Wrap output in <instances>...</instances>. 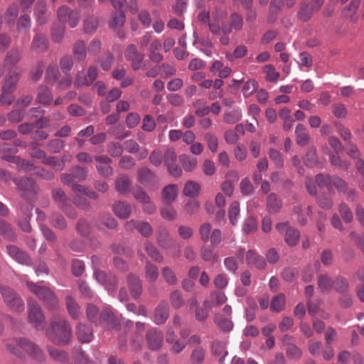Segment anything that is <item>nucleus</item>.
<instances>
[{
	"label": "nucleus",
	"instance_id": "nucleus-1",
	"mask_svg": "<svg viewBox=\"0 0 364 364\" xmlns=\"http://www.w3.org/2000/svg\"><path fill=\"white\" fill-rule=\"evenodd\" d=\"M87 316L96 325H100L105 328L117 330L120 326V319L115 316L109 308H105L99 314V311L95 306L89 304L87 307Z\"/></svg>",
	"mask_w": 364,
	"mask_h": 364
},
{
	"label": "nucleus",
	"instance_id": "nucleus-2",
	"mask_svg": "<svg viewBox=\"0 0 364 364\" xmlns=\"http://www.w3.org/2000/svg\"><path fill=\"white\" fill-rule=\"evenodd\" d=\"M71 333V327L68 321L59 316L52 318L50 328L47 331L49 338L56 344L68 343Z\"/></svg>",
	"mask_w": 364,
	"mask_h": 364
},
{
	"label": "nucleus",
	"instance_id": "nucleus-3",
	"mask_svg": "<svg viewBox=\"0 0 364 364\" xmlns=\"http://www.w3.org/2000/svg\"><path fill=\"white\" fill-rule=\"evenodd\" d=\"M29 290L50 309H55L58 301L53 292L45 286H41L32 282H26Z\"/></svg>",
	"mask_w": 364,
	"mask_h": 364
},
{
	"label": "nucleus",
	"instance_id": "nucleus-4",
	"mask_svg": "<svg viewBox=\"0 0 364 364\" xmlns=\"http://www.w3.org/2000/svg\"><path fill=\"white\" fill-rule=\"evenodd\" d=\"M0 291L5 304L10 309L14 311L24 309V303L15 290L9 287H1Z\"/></svg>",
	"mask_w": 364,
	"mask_h": 364
},
{
	"label": "nucleus",
	"instance_id": "nucleus-5",
	"mask_svg": "<svg viewBox=\"0 0 364 364\" xmlns=\"http://www.w3.org/2000/svg\"><path fill=\"white\" fill-rule=\"evenodd\" d=\"M28 319L37 329L41 330L45 326V318L38 303L34 300H28Z\"/></svg>",
	"mask_w": 364,
	"mask_h": 364
},
{
	"label": "nucleus",
	"instance_id": "nucleus-6",
	"mask_svg": "<svg viewBox=\"0 0 364 364\" xmlns=\"http://www.w3.org/2000/svg\"><path fill=\"white\" fill-rule=\"evenodd\" d=\"M201 240L205 242H210L211 245L216 246L222 241V233L219 229H212L210 223H203L199 230Z\"/></svg>",
	"mask_w": 364,
	"mask_h": 364
},
{
	"label": "nucleus",
	"instance_id": "nucleus-7",
	"mask_svg": "<svg viewBox=\"0 0 364 364\" xmlns=\"http://www.w3.org/2000/svg\"><path fill=\"white\" fill-rule=\"evenodd\" d=\"M276 229L284 235V241L289 246L296 245L300 237V232L291 226L287 222L279 223L276 225Z\"/></svg>",
	"mask_w": 364,
	"mask_h": 364
},
{
	"label": "nucleus",
	"instance_id": "nucleus-8",
	"mask_svg": "<svg viewBox=\"0 0 364 364\" xmlns=\"http://www.w3.org/2000/svg\"><path fill=\"white\" fill-rule=\"evenodd\" d=\"M14 181L21 191V195L27 200H34L37 193L36 187L33 179L22 178L19 181L14 179Z\"/></svg>",
	"mask_w": 364,
	"mask_h": 364
},
{
	"label": "nucleus",
	"instance_id": "nucleus-9",
	"mask_svg": "<svg viewBox=\"0 0 364 364\" xmlns=\"http://www.w3.org/2000/svg\"><path fill=\"white\" fill-rule=\"evenodd\" d=\"M58 19L60 23H68L71 28H75L79 21V14L70 10L68 6H60L57 11Z\"/></svg>",
	"mask_w": 364,
	"mask_h": 364
},
{
	"label": "nucleus",
	"instance_id": "nucleus-10",
	"mask_svg": "<svg viewBox=\"0 0 364 364\" xmlns=\"http://www.w3.org/2000/svg\"><path fill=\"white\" fill-rule=\"evenodd\" d=\"M16 345L27 352L34 360L38 362L44 360L43 352L32 342L26 338H19L16 341Z\"/></svg>",
	"mask_w": 364,
	"mask_h": 364
},
{
	"label": "nucleus",
	"instance_id": "nucleus-11",
	"mask_svg": "<svg viewBox=\"0 0 364 364\" xmlns=\"http://www.w3.org/2000/svg\"><path fill=\"white\" fill-rule=\"evenodd\" d=\"M156 242L159 247L164 250L169 251L176 247V241L171 236L165 228H159L156 232Z\"/></svg>",
	"mask_w": 364,
	"mask_h": 364
},
{
	"label": "nucleus",
	"instance_id": "nucleus-12",
	"mask_svg": "<svg viewBox=\"0 0 364 364\" xmlns=\"http://www.w3.org/2000/svg\"><path fill=\"white\" fill-rule=\"evenodd\" d=\"M124 56L126 60L131 63V66L134 70L140 68L144 60V54L138 51L135 45L130 44L126 48Z\"/></svg>",
	"mask_w": 364,
	"mask_h": 364
},
{
	"label": "nucleus",
	"instance_id": "nucleus-13",
	"mask_svg": "<svg viewBox=\"0 0 364 364\" xmlns=\"http://www.w3.org/2000/svg\"><path fill=\"white\" fill-rule=\"evenodd\" d=\"M94 276L95 279L100 284L105 285L108 291H113L116 289L117 282L115 277H107L105 272L99 269L95 271Z\"/></svg>",
	"mask_w": 364,
	"mask_h": 364
},
{
	"label": "nucleus",
	"instance_id": "nucleus-14",
	"mask_svg": "<svg viewBox=\"0 0 364 364\" xmlns=\"http://www.w3.org/2000/svg\"><path fill=\"white\" fill-rule=\"evenodd\" d=\"M163 333L156 328H151L146 333V341L149 348L151 350H158L163 342Z\"/></svg>",
	"mask_w": 364,
	"mask_h": 364
},
{
	"label": "nucleus",
	"instance_id": "nucleus-15",
	"mask_svg": "<svg viewBox=\"0 0 364 364\" xmlns=\"http://www.w3.org/2000/svg\"><path fill=\"white\" fill-rule=\"evenodd\" d=\"M360 0H352L342 11V16L348 18L350 23H355L358 19L357 11L360 6Z\"/></svg>",
	"mask_w": 364,
	"mask_h": 364
},
{
	"label": "nucleus",
	"instance_id": "nucleus-16",
	"mask_svg": "<svg viewBox=\"0 0 364 364\" xmlns=\"http://www.w3.org/2000/svg\"><path fill=\"white\" fill-rule=\"evenodd\" d=\"M31 48L36 53H43L48 49V41L46 35L36 33L31 42Z\"/></svg>",
	"mask_w": 364,
	"mask_h": 364
},
{
	"label": "nucleus",
	"instance_id": "nucleus-17",
	"mask_svg": "<svg viewBox=\"0 0 364 364\" xmlns=\"http://www.w3.org/2000/svg\"><path fill=\"white\" fill-rule=\"evenodd\" d=\"M169 316V306L166 301L159 303L155 309L154 321L156 324H163Z\"/></svg>",
	"mask_w": 364,
	"mask_h": 364
},
{
	"label": "nucleus",
	"instance_id": "nucleus-18",
	"mask_svg": "<svg viewBox=\"0 0 364 364\" xmlns=\"http://www.w3.org/2000/svg\"><path fill=\"white\" fill-rule=\"evenodd\" d=\"M293 337L289 335H284L282 337V342L287 343L286 353L287 355L290 359L297 360L301 358L302 355L301 350L295 344L290 343Z\"/></svg>",
	"mask_w": 364,
	"mask_h": 364
},
{
	"label": "nucleus",
	"instance_id": "nucleus-19",
	"mask_svg": "<svg viewBox=\"0 0 364 364\" xmlns=\"http://www.w3.org/2000/svg\"><path fill=\"white\" fill-rule=\"evenodd\" d=\"M162 43L159 39H155L151 41L148 48L149 58L154 63H160L163 60L164 56L159 52L161 50Z\"/></svg>",
	"mask_w": 364,
	"mask_h": 364
},
{
	"label": "nucleus",
	"instance_id": "nucleus-20",
	"mask_svg": "<svg viewBox=\"0 0 364 364\" xmlns=\"http://www.w3.org/2000/svg\"><path fill=\"white\" fill-rule=\"evenodd\" d=\"M97 170L103 176H109L112 173V168L109 166L112 159L107 156H98L95 157Z\"/></svg>",
	"mask_w": 364,
	"mask_h": 364
},
{
	"label": "nucleus",
	"instance_id": "nucleus-21",
	"mask_svg": "<svg viewBox=\"0 0 364 364\" xmlns=\"http://www.w3.org/2000/svg\"><path fill=\"white\" fill-rule=\"evenodd\" d=\"M179 188L176 184L166 186L161 191V197L166 204H171L178 195Z\"/></svg>",
	"mask_w": 364,
	"mask_h": 364
},
{
	"label": "nucleus",
	"instance_id": "nucleus-22",
	"mask_svg": "<svg viewBox=\"0 0 364 364\" xmlns=\"http://www.w3.org/2000/svg\"><path fill=\"white\" fill-rule=\"evenodd\" d=\"M8 254L14 258L16 262L21 264H29L30 258L27 254L20 250L16 246L8 245L6 246Z\"/></svg>",
	"mask_w": 364,
	"mask_h": 364
},
{
	"label": "nucleus",
	"instance_id": "nucleus-23",
	"mask_svg": "<svg viewBox=\"0 0 364 364\" xmlns=\"http://www.w3.org/2000/svg\"><path fill=\"white\" fill-rule=\"evenodd\" d=\"M246 261L249 265L255 266L259 269H262L266 266L264 258L253 250L247 251L246 254Z\"/></svg>",
	"mask_w": 364,
	"mask_h": 364
},
{
	"label": "nucleus",
	"instance_id": "nucleus-24",
	"mask_svg": "<svg viewBox=\"0 0 364 364\" xmlns=\"http://www.w3.org/2000/svg\"><path fill=\"white\" fill-rule=\"evenodd\" d=\"M76 335L81 343H90L93 339L92 329L86 324L79 323L77 326Z\"/></svg>",
	"mask_w": 364,
	"mask_h": 364
},
{
	"label": "nucleus",
	"instance_id": "nucleus-25",
	"mask_svg": "<svg viewBox=\"0 0 364 364\" xmlns=\"http://www.w3.org/2000/svg\"><path fill=\"white\" fill-rule=\"evenodd\" d=\"M155 178V173L148 167H142L137 171V181L144 186L152 183Z\"/></svg>",
	"mask_w": 364,
	"mask_h": 364
},
{
	"label": "nucleus",
	"instance_id": "nucleus-26",
	"mask_svg": "<svg viewBox=\"0 0 364 364\" xmlns=\"http://www.w3.org/2000/svg\"><path fill=\"white\" fill-rule=\"evenodd\" d=\"M22 52L18 48H14L7 52L4 58V66L12 68L15 66L21 59Z\"/></svg>",
	"mask_w": 364,
	"mask_h": 364
},
{
	"label": "nucleus",
	"instance_id": "nucleus-27",
	"mask_svg": "<svg viewBox=\"0 0 364 364\" xmlns=\"http://www.w3.org/2000/svg\"><path fill=\"white\" fill-rule=\"evenodd\" d=\"M323 3V0H317L315 6L302 4L299 13L300 19L304 21H308L311 18L313 11L318 10Z\"/></svg>",
	"mask_w": 364,
	"mask_h": 364
},
{
	"label": "nucleus",
	"instance_id": "nucleus-28",
	"mask_svg": "<svg viewBox=\"0 0 364 364\" xmlns=\"http://www.w3.org/2000/svg\"><path fill=\"white\" fill-rule=\"evenodd\" d=\"M127 283L133 297L136 298L141 295L142 285L139 277L133 274H129L127 277Z\"/></svg>",
	"mask_w": 364,
	"mask_h": 364
},
{
	"label": "nucleus",
	"instance_id": "nucleus-29",
	"mask_svg": "<svg viewBox=\"0 0 364 364\" xmlns=\"http://www.w3.org/2000/svg\"><path fill=\"white\" fill-rule=\"evenodd\" d=\"M296 141L299 146H306L310 140V136L307 132L306 127L299 124L296 127L295 129Z\"/></svg>",
	"mask_w": 364,
	"mask_h": 364
},
{
	"label": "nucleus",
	"instance_id": "nucleus-30",
	"mask_svg": "<svg viewBox=\"0 0 364 364\" xmlns=\"http://www.w3.org/2000/svg\"><path fill=\"white\" fill-rule=\"evenodd\" d=\"M113 210L119 218L125 219L129 217L132 207L126 202L119 201L113 205Z\"/></svg>",
	"mask_w": 364,
	"mask_h": 364
},
{
	"label": "nucleus",
	"instance_id": "nucleus-31",
	"mask_svg": "<svg viewBox=\"0 0 364 364\" xmlns=\"http://www.w3.org/2000/svg\"><path fill=\"white\" fill-rule=\"evenodd\" d=\"M2 158L9 162L16 164L17 165V167L20 170L28 171H31V170L33 169V168H34V166L33 164L30 163L27 160L21 159L18 156H4Z\"/></svg>",
	"mask_w": 364,
	"mask_h": 364
},
{
	"label": "nucleus",
	"instance_id": "nucleus-32",
	"mask_svg": "<svg viewBox=\"0 0 364 364\" xmlns=\"http://www.w3.org/2000/svg\"><path fill=\"white\" fill-rule=\"evenodd\" d=\"M20 77V72L16 70H11L5 77L2 87L6 90L14 91Z\"/></svg>",
	"mask_w": 364,
	"mask_h": 364
},
{
	"label": "nucleus",
	"instance_id": "nucleus-33",
	"mask_svg": "<svg viewBox=\"0 0 364 364\" xmlns=\"http://www.w3.org/2000/svg\"><path fill=\"white\" fill-rule=\"evenodd\" d=\"M282 207V200L275 193H270L267 198V208L271 213H278Z\"/></svg>",
	"mask_w": 364,
	"mask_h": 364
},
{
	"label": "nucleus",
	"instance_id": "nucleus-34",
	"mask_svg": "<svg viewBox=\"0 0 364 364\" xmlns=\"http://www.w3.org/2000/svg\"><path fill=\"white\" fill-rule=\"evenodd\" d=\"M130 186L131 181L128 176L122 174L117 178L115 181V188L119 193L122 194L129 193Z\"/></svg>",
	"mask_w": 364,
	"mask_h": 364
},
{
	"label": "nucleus",
	"instance_id": "nucleus-35",
	"mask_svg": "<svg viewBox=\"0 0 364 364\" xmlns=\"http://www.w3.org/2000/svg\"><path fill=\"white\" fill-rule=\"evenodd\" d=\"M46 4L45 1L39 0L34 9V14L37 18V23L39 25H43L46 23L47 17L46 16Z\"/></svg>",
	"mask_w": 364,
	"mask_h": 364
},
{
	"label": "nucleus",
	"instance_id": "nucleus-36",
	"mask_svg": "<svg viewBox=\"0 0 364 364\" xmlns=\"http://www.w3.org/2000/svg\"><path fill=\"white\" fill-rule=\"evenodd\" d=\"M52 198L58 204L59 208L65 207V205L70 202L65 193L60 188L53 189Z\"/></svg>",
	"mask_w": 364,
	"mask_h": 364
},
{
	"label": "nucleus",
	"instance_id": "nucleus-37",
	"mask_svg": "<svg viewBox=\"0 0 364 364\" xmlns=\"http://www.w3.org/2000/svg\"><path fill=\"white\" fill-rule=\"evenodd\" d=\"M66 307L70 316L77 319L81 315L80 308L74 299L71 296L66 297Z\"/></svg>",
	"mask_w": 364,
	"mask_h": 364
},
{
	"label": "nucleus",
	"instance_id": "nucleus-38",
	"mask_svg": "<svg viewBox=\"0 0 364 364\" xmlns=\"http://www.w3.org/2000/svg\"><path fill=\"white\" fill-rule=\"evenodd\" d=\"M210 308L208 301H205L201 306H197L194 311L196 319L200 322L205 321L208 316Z\"/></svg>",
	"mask_w": 364,
	"mask_h": 364
},
{
	"label": "nucleus",
	"instance_id": "nucleus-39",
	"mask_svg": "<svg viewBox=\"0 0 364 364\" xmlns=\"http://www.w3.org/2000/svg\"><path fill=\"white\" fill-rule=\"evenodd\" d=\"M159 275L158 268L156 265L151 263L149 261L146 262L145 266V278L146 279L153 283L156 281Z\"/></svg>",
	"mask_w": 364,
	"mask_h": 364
},
{
	"label": "nucleus",
	"instance_id": "nucleus-40",
	"mask_svg": "<svg viewBox=\"0 0 364 364\" xmlns=\"http://www.w3.org/2000/svg\"><path fill=\"white\" fill-rule=\"evenodd\" d=\"M144 249L147 255L155 262H162L164 257L158 249L151 242H146Z\"/></svg>",
	"mask_w": 364,
	"mask_h": 364
},
{
	"label": "nucleus",
	"instance_id": "nucleus-41",
	"mask_svg": "<svg viewBox=\"0 0 364 364\" xmlns=\"http://www.w3.org/2000/svg\"><path fill=\"white\" fill-rule=\"evenodd\" d=\"M293 211L297 215L298 223L301 225H305L307 222L306 215H309L311 213V208L308 206L304 210L301 205H297L294 207Z\"/></svg>",
	"mask_w": 364,
	"mask_h": 364
},
{
	"label": "nucleus",
	"instance_id": "nucleus-42",
	"mask_svg": "<svg viewBox=\"0 0 364 364\" xmlns=\"http://www.w3.org/2000/svg\"><path fill=\"white\" fill-rule=\"evenodd\" d=\"M242 118V112L239 109H233L226 111L223 115V120L225 123L233 124L239 122Z\"/></svg>",
	"mask_w": 364,
	"mask_h": 364
},
{
	"label": "nucleus",
	"instance_id": "nucleus-43",
	"mask_svg": "<svg viewBox=\"0 0 364 364\" xmlns=\"http://www.w3.org/2000/svg\"><path fill=\"white\" fill-rule=\"evenodd\" d=\"M49 220L52 225L57 229L64 230L67 227V223L65 218L58 213H53L50 215Z\"/></svg>",
	"mask_w": 364,
	"mask_h": 364
},
{
	"label": "nucleus",
	"instance_id": "nucleus-44",
	"mask_svg": "<svg viewBox=\"0 0 364 364\" xmlns=\"http://www.w3.org/2000/svg\"><path fill=\"white\" fill-rule=\"evenodd\" d=\"M73 54L77 60L82 61L86 58L85 44L82 41H77L73 46Z\"/></svg>",
	"mask_w": 364,
	"mask_h": 364
},
{
	"label": "nucleus",
	"instance_id": "nucleus-45",
	"mask_svg": "<svg viewBox=\"0 0 364 364\" xmlns=\"http://www.w3.org/2000/svg\"><path fill=\"white\" fill-rule=\"evenodd\" d=\"M193 107L196 109V114L198 117H203L210 113V107L206 106V102L205 100L199 99L196 100L193 104Z\"/></svg>",
	"mask_w": 364,
	"mask_h": 364
},
{
	"label": "nucleus",
	"instance_id": "nucleus-46",
	"mask_svg": "<svg viewBox=\"0 0 364 364\" xmlns=\"http://www.w3.org/2000/svg\"><path fill=\"white\" fill-rule=\"evenodd\" d=\"M215 324L223 331H230L233 327V323L228 318H222L220 314L215 315L214 318Z\"/></svg>",
	"mask_w": 364,
	"mask_h": 364
},
{
	"label": "nucleus",
	"instance_id": "nucleus-47",
	"mask_svg": "<svg viewBox=\"0 0 364 364\" xmlns=\"http://www.w3.org/2000/svg\"><path fill=\"white\" fill-rule=\"evenodd\" d=\"M200 189L198 183L193 181H188L183 188V194L186 196L194 197L198 195Z\"/></svg>",
	"mask_w": 364,
	"mask_h": 364
},
{
	"label": "nucleus",
	"instance_id": "nucleus-48",
	"mask_svg": "<svg viewBox=\"0 0 364 364\" xmlns=\"http://www.w3.org/2000/svg\"><path fill=\"white\" fill-rule=\"evenodd\" d=\"M240 211L239 203L237 201L232 202L228 210L229 220L232 225H235L237 224Z\"/></svg>",
	"mask_w": 364,
	"mask_h": 364
},
{
	"label": "nucleus",
	"instance_id": "nucleus-49",
	"mask_svg": "<svg viewBox=\"0 0 364 364\" xmlns=\"http://www.w3.org/2000/svg\"><path fill=\"white\" fill-rule=\"evenodd\" d=\"M38 101L43 105H48L52 101V95L50 91L46 87H41L38 89L37 95Z\"/></svg>",
	"mask_w": 364,
	"mask_h": 364
},
{
	"label": "nucleus",
	"instance_id": "nucleus-50",
	"mask_svg": "<svg viewBox=\"0 0 364 364\" xmlns=\"http://www.w3.org/2000/svg\"><path fill=\"white\" fill-rule=\"evenodd\" d=\"M65 147V141L60 139L50 140L47 143L48 151L53 154L60 153Z\"/></svg>",
	"mask_w": 364,
	"mask_h": 364
},
{
	"label": "nucleus",
	"instance_id": "nucleus-51",
	"mask_svg": "<svg viewBox=\"0 0 364 364\" xmlns=\"http://www.w3.org/2000/svg\"><path fill=\"white\" fill-rule=\"evenodd\" d=\"M160 214L164 219L173 220L176 218L177 211L173 208L171 204H166L161 208Z\"/></svg>",
	"mask_w": 364,
	"mask_h": 364
},
{
	"label": "nucleus",
	"instance_id": "nucleus-52",
	"mask_svg": "<svg viewBox=\"0 0 364 364\" xmlns=\"http://www.w3.org/2000/svg\"><path fill=\"white\" fill-rule=\"evenodd\" d=\"M258 83L254 79L248 80L242 89V92L245 97L251 96L257 89Z\"/></svg>",
	"mask_w": 364,
	"mask_h": 364
},
{
	"label": "nucleus",
	"instance_id": "nucleus-53",
	"mask_svg": "<svg viewBox=\"0 0 364 364\" xmlns=\"http://www.w3.org/2000/svg\"><path fill=\"white\" fill-rule=\"evenodd\" d=\"M31 26V18L28 14L21 15L17 21L16 28L18 31H28Z\"/></svg>",
	"mask_w": 364,
	"mask_h": 364
},
{
	"label": "nucleus",
	"instance_id": "nucleus-54",
	"mask_svg": "<svg viewBox=\"0 0 364 364\" xmlns=\"http://www.w3.org/2000/svg\"><path fill=\"white\" fill-rule=\"evenodd\" d=\"M333 281L326 274H321L318 279V286L323 291H328L333 288Z\"/></svg>",
	"mask_w": 364,
	"mask_h": 364
},
{
	"label": "nucleus",
	"instance_id": "nucleus-55",
	"mask_svg": "<svg viewBox=\"0 0 364 364\" xmlns=\"http://www.w3.org/2000/svg\"><path fill=\"white\" fill-rule=\"evenodd\" d=\"M162 277L165 282L170 285H173L177 282V277L174 272L168 267H164L161 269Z\"/></svg>",
	"mask_w": 364,
	"mask_h": 364
},
{
	"label": "nucleus",
	"instance_id": "nucleus-56",
	"mask_svg": "<svg viewBox=\"0 0 364 364\" xmlns=\"http://www.w3.org/2000/svg\"><path fill=\"white\" fill-rule=\"evenodd\" d=\"M263 71L266 74V80L269 82H276L280 76L279 73L275 70L274 66L271 64L265 65Z\"/></svg>",
	"mask_w": 364,
	"mask_h": 364
},
{
	"label": "nucleus",
	"instance_id": "nucleus-57",
	"mask_svg": "<svg viewBox=\"0 0 364 364\" xmlns=\"http://www.w3.org/2000/svg\"><path fill=\"white\" fill-rule=\"evenodd\" d=\"M181 161L183 168L187 171H192L198 163L196 158L185 155L181 156Z\"/></svg>",
	"mask_w": 364,
	"mask_h": 364
},
{
	"label": "nucleus",
	"instance_id": "nucleus-58",
	"mask_svg": "<svg viewBox=\"0 0 364 364\" xmlns=\"http://www.w3.org/2000/svg\"><path fill=\"white\" fill-rule=\"evenodd\" d=\"M285 304V297L283 294H279L274 296L271 302V310L276 312L281 311Z\"/></svg>",
	"mask_w": 364,
	"mask_h": 364
},
{
	"label": "nucleus",
	"instance_id": "nucleus-59",
	"mask_svg": "<svg viewBox=\"0 0 364 364\" xmlns=\"http://www.w3.org/2000/svg\"><path fill=\"white\" fill-rule=\"evenodd\" d=\"M200 255L202 259L205 261H213V262L218 261V256L213 254V249L210 247H202Z\"/></svg>",
	"mask_w": 364,
	"mask_h": 364
},
{
	"label": "nucleus",
	"instance_id": "nucleus-60",
	"mask_svg": "<svg viewBox=\"0 0 364 364\" xmlns=\"http://www.w3.org/2000/svg\"><path fill=\"white\" fill-rule=\"evenodd\" d=\"M304 163L306 166H314L318 163V157L315 148H311L304 158Z\"/></svg>",
	"mask_w": 364,
	"mask_h": 364
},
{
	"label": "nucleus",
	"instance_id": "nucleus-61",
	"mask_svg": "<svg viewBox=\"0 0 364 364\" xmlns=\"http://www.w3.org/2000/svg\"><path fill=\"white\" fill-rule=\"evenodd\" d=\"M0 234L4 238L10 240H13L15 238L11 225L2 220H0Z\"/></svg>",
	"mask_w": 364,
	"mask_h": 364
},
{
	"label": "nucleus",
	"instance_id": "nucleus-62",
	"mask_svg": "<svg viewBox=\"0 0 364 364\" xmlns=\"http://www.w3.org/2000/svg\"><path fill=\"white\" fill-rule=\"evenodd\" d=\"M18 8L17 5H16L14 4L10 5L7 8V9L4 14L5 21L8 23H13L18 16Z\"/></svg>",
	"mask_w": 364,
	"mask_h": 364
},
{
	"label": "nucleus",
	"instance_id": "nucleus-63",
	"mask_svg": "<svg viewBox=\"0 0 364 364\" xmlns=\"http://www.w3.org/2000/svg\"><path fill=\"white\" fill-rule=\"evenodd\" d=\"M221 34L220 38V42L223 46H227L230 43L229 34L232 32V28L230 24L224 23L220 28Z\"/></svg>",
	"mask_w": 364,
	"mask_h": 364
},
{
	"label": "nucleus",
	"instance_id": "nucleus-64",
	"mask_svg": "<svg viewBox=\"0 0 364 364\" xmlns=\"http://www.w3.org/2000/svg\"><path fill=\"white\" fill-rule=\"evenodd\" d=\"M333 288L341 293H344L348 288V283L346 279L338 277L333 280Z\"/></svg>",
	"mask_w": 364,
	"mask_h": 364
}]
</instances>
